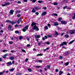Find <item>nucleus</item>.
<instances>
[{"mask_svg": "<svg viewBox=\"0 0 75 75\" xmlns=\"http://www.w3.org/2000/svg\"><path fill=\"white\" fill-rule=\"evenodd\" d=\"M55 71L56 72H58L59 71V70L57 69H55Z\"/></svg>", "mask_w": 75, "mask_h": 75, "instance_id": "nucleus-46", "label": "nucleus"}, {"mask_svg": "<svg viewBox=\"0 0 75 75\" xmlns=\"http://www.w3.org/2000/svg\"><path fill=\"white\" fill-rule=\"evenodd\" d=\"M35 38H40V35H35Z\"/></svg>", "mask_w": 75, "mask_h": 75, "instance_id": "nucleus-10", "label": "nucleus"}, {"mask_svg": "<svg viewBox=\"0 0 75 75\" xmlns=\"http://www.w3.org/2000/svg\"><path fill=\"white\" fill-rule=\"evenodd\" d=\"M15 33L16 34H18V33H19V32L18 31H15Z\"/></svg>", "mask_w": 75, "mask_h": 75, "instance_id": "nucleus-35", "label": "nucleus"}, {"mask_svg": "<svg viewBox=\"0 0 75 75\" xmlns=\"http://www.w3.org/2000/svg\"><path fill=\"white\" fill-rule=\"evenodd\" d=\"M6 23H11V21L9 20H6Z\"/></svg>", "mask_w": 75, "mask_h": 75, "instance_id": "nucleus-18", "label": "nucleus"}, {"mask_svg": "<svg viewBox=\"0 0 75 75\" xmlns=\"http://www.w3.org/2000/svg\"><path fill=\"white\" fill-rule=\"evenodd\" d=\"M47 68L48 69L50 68V65H47Z\"/></svg>", "mask_w": 75, "mask_h": 75, "instance_id": "nucleus-38", "label": "nucleus"}, {"mask_svg": "<svg viewBox=\"0 0 75 75\" xmlns=\"http://www.w3.org/2000/svg\"><path fill=\"white\" fill-rule=\"evenodd\" d=\"M5 4L6 6H8V5H10V3L9 2L6 3Z\"/></svg>", "mask_w": 75, "mask_h": 75, "instance_id": "nucleus-21", "label": "nucleus"}, {"mask_svg": "<svg viewBox=\"0 0 75 75\" xmlns=\"http://www.w3.org/2000/svg\"><path fill=\"white\" fill-rule=\"evenodd\" d=\"M61 20H62V18L61 17L59 18L58 19V20H59V21H61Z\"/></svg>", "mask_w": 75, "mask_h": 75, "instance_id": "nucleus-44", "label": "nucleus"}, {"mask_svg": "<svg viewBox=\"0 0 75 75\" xmlns=\"http://www.w3.org/2000/svg\"><path fill=\"white\" fill-rule=\"evenodd\" d=\"M45 44H47V45H50V43L48 42H47L46 43H45Z\"/></svg>", "mask_w": 75, "mask_h": 75, "instance_id": "nucleus-45", "label": "nucleus"}, {"mask_svg": "<svg viewBox=\"0 0 75 75\" xmlns=\"http://www.w3.org/2000/svg\"><path fill=\"white\" fill-rule=\"evenodd\" d=\"M7 50H3V52H7Z\"/></svg>", "mask_w": 75, "mask_h": 75, "instance_id": "nucleus-57", "label": "nucleus"}, {"mask_svg": "<svg viewBox=\"0 0 75 75\" xmlns=\"http://www.w3.org/2000/svg\"><path fill=\"white\" fill-rule=\"evenodd\" d=\"M67 6H64L63 7V9H65V8H67Z\"/></svg>", "mask_w": 75, "mask_h": 75, "instance_id": "nucleus-59", "label": "nucleus"}, {"mask_svg": "<svg viewBox=\"0 0 75 75\" xmlns=\"http://www.w3.org/2000/svg\"><path fill=\"white\" fill-rule=\"evenodd\" d=\"M36 1V0H33L32 1V3H35Z\"/></svg>", "mask_w": 75, "mask_h": 75, "instance_id": "nucleus-54", "label": "nucleus"}, {"mask_svg": "<svg viewBox=\"0 0 75 75\" xmlns=\"http://www.w3.org/2000/svg\"><path fill=\"white\" fill-rule=\"evenodd\" d=\"M11 23L12 24V25H13V24H15L16 23L14 21H12L11 22Z\"/></svg>", "mask_w": 75, "mask_h": 75, "instance_id": "nucleus-33", "label": "nucleus"}, {"mask_svg": "<svg viewBox=\"0 0 75 75\" xmlns=\"http://www.w3.org/2000/svg\"><path fill=\"white\" fill-rule=\"evenodd\" d=\"M54 24L53 25H54V26H57V25H59V23L58 22H54Z\"/></svg>", "mask_w": 75, "mask_h": 75, "instance_id": "nucleus-8", "label": "nucleus"}, {"mask_svg": "<svg viewBox=\"0 0 75 75\" xmlns=\"http://www.w3.org/2000/svg\"><path fill=\"white\" fill-rule=\"evenodd\" d=\"M48 37H49V38H52V35H48Z\"/></svg>", "mask_w": 75, "mask_h": 75, "instance_id": "nucleus-40", "label": "nucleus"}, {"mask_svg": "<svg viewBox=\"0 0 75 75\" xmlns=\"http://www.w3.org/2000/svg\"><path fill=\"white\" fill-rule=\"evenodd\" d=\"M44 10H46L47 9V7H44L43 8Z\"/></svg>", "mask_w": 75, "mask_h": 75, "instance_id": "nucleus-63", "label": "nucleus"}, {"mask_svg": "<svg viewBox=\"0 0 75 75\" xmlns=\"http://www.w3.org/2000/svg\"><path fill=\"white\" fill-rule=\"evenodd\" d=\"M21 50L22 52H25V50H24L22 49Z\"/></svg>", "mask_w": 75, "mask_h": 75, "instance_id": "nucleus-43", "label": "nucleus"}, {"mask_svg": "<svg viewBox=\"0 0 75 75\" xmlns=\"http://www.w3.org/2000/svg\"><path fill=\"white\" fill-rule=\"evenodd\" d=\"M55 33L56 35H58V32L57 31H55Z\"/></svg>", "mask_w": 75, "mask_h": 75, "instance_id": "nucleus-34", "label": "nucleus"}, {"mask_svg": "<svg viewBox=\"0 0 75 75\" xmlns=\"http://www.w3.org/2000/svg\"><path fill=\"white\" fill-rule=\"evenodd\" d=\"M1 61H3V60L2 59V58H0V62Z\"/></svg>", "mask_w": 75, "mask_h": 75, "instance_id": "nucleus-52", "label": "nucleus"}, {"mask_svg": "<svg viewBox=\"0 0 75 75\" xmlns=\"http://www.w3.org/2000/svg\"><path fill=\"white\" fill-rule=\"evenodd\" d=\"M4 57H7V56H8V54L6 53L4 55Z\"/></svg>", "mask_w": 75, "mask_h": 75, "instance_id": "nucleus-41", "label": "nucleus"}, {"mask_svg": "<svg viewBox=\"0 0 75 75\" xmlns=\"http://www.w3.org/2000/svg\"><path fill=\"white\" fill-rule=\"evenodd\" d=\"M54 16H58V14L56 13H54L53 14Z\"/></svg>", "mask_w": 75, "mask_h": 75, "instance_id": "nucleus-39", "label": "nucleus"}, {"mask_svg": "<svg viewBox=\"0 0 75 75\" xmlns=\"http://www.w3.org/2000/svg\"><path fill=\"white\" fill-rule=\"evenodd\" d=\"M59 58H60V59H62V58H63V57H62V56H59Z\"/></svg>", "mask_w": 75, "mask_h": 75, "instance_id": "nucleus-47", "label": "nucleus"}, {"mask_svg": "<svg viewBox=\"0 0 75 75\" xmlns=\"http://www.w3.org/2000/svg\"><path fill=\"white\" fill-rule=\"evenodd\" d=\"M74 41L75 40H72L68 44H71L72 43H73V42H74Z\"/></svg>", "mask_w": 75, "mask_h": 75, "instance_id": "nucleus-23", "label": "nucleus"}, {"mask_svg": "<svg viewBox=\"0 0 75 75\" xmlns=\"http://www.w3.org/2000/svg\"><path fill=\"white\" fill-rule=\"evenodd\" d=\"M44 37H45V39H47V38H48V37H47V36H45Z\"/></svg>", "mask_w": 75, "mask_h": 75, "instance_id": "nucleus-51", "label": "nucleus"}, {"mask_svg": "<svg viewBox=\"0 0 75 75\" xmlns=\"http://www.w3.org/2000/svg\"><path fill=\"white\" fill-rule=\"evenodd\" d=\"M34 8L35 10H41V7H39L38 6H34Z\"/></svg>", "mask_w": 75, "mask_h": 75, "instance_id": "nucleus-3", "label": "nucleus"}, {"mask_svg": "<svg viewBox=\"0 0 75 75\" xmlns=\"http://www.w3.org/2000/svg\"><path fill=\"white\" fill-rule=\"evenodd\" d=\"M28 70L29 72H31V71H32V70H31V69H28Z\"/></svg>", "mask_w": 75, "mask_h": 75, "instance_id": "nucleus-30", "label": "nucleus"}, {"mask_svg": "<svg viewBox=\"0 0 75 75\" xmlns=\"http://www.w3.org/2000/svg\"><path fill=\"white\" fill-rule=\"evenodd\" d=\"M16 75H21V74L20 73H18L16 74Z\"/></svg>", "mask_w": 75, "mask_h": 75, "instance_id": "nucleus-55", "label": "nucleus"}, {"mask_svg": "<svg viewBox=\"0 0 75 75\" xmlns=\"http://www.w3.org/2000/svg\"><path fill=\"white\" fill-rule=\"evenodd\" d=\"M41 43H42V42H39L38 44V46H40V45H41Z\"/></svg>", "mask_w": 75, "mask_h": 75, "instance_id": "nucleus-19", "label": "nucleus"}, {"mask_svg": "<svg viewBox=\"0 0 75 75\" xmlns=\"http://www.w3.org/2000/svg\"><path fill=\"white\" fill-rule=\"evenodd\" d=\"M28 61V59H25V61L26 62H27Z\"/></svg>", "mask_w": 75, "mask_h": 75, "instance_id": "nucleus-61", "label": "nucleus"}, {"mask_svg": "<svg viewBox=\"0 0 75 75\" xmlns=\"http://www.w3.org/2000/svg\"><path fill=\"white\" fill-rule=\"evenodd\" d=\"M1 5L3 7H4V6H6L5 4H2Z\"/></svg>", "mask_w": 75, "mask_h": 75, "instance_id": "nucleus-49", "label": "nucleus"}, {"mask_svg": "<svg viewBox=\"0 0 75 75\" xmlns=\"http://www.w3.org/2000/svg\"><path fill=\"white\" fill-rule=\"evenodd\" d=\"M17 16L18 17H20V16H21V15L19 14H18L17 15Z\"/></svg>", "mask_w": 75, "mask_h": 75, "instance_id": "nucleus-50", "label": "nucleus"}, {"mask_svg": "<svg viewBox=\"0 0 75 75\" xmlns=\"http://www.w3.org/2000/svg\"><path fill=\"white\" fill-rule=\"evenodd\" d=\"M15 27H18V25H15Z\"/></svg>", "mask_w": 75, "mask_h": 75, "instance_id": "nucleus-58", "label": "nucleus"}, {"mask_svg": "<svg viewBox=\"0 0 75 75\" xmlns=\"http://www.w3.org/2000/svg\"><path fill=\"white\" fill-rule=\"evenodd\" d=\"M13 13H14V10H11L9 13H10L11 15H13Z\"/></svg>", "mask_w": 75, "mask_h": 75, "instance_id": "nucleus-7", "label": "nucleus"}, {"mask_svg": "<svg viewBox=\"0 0 75 75\" xmlns=\"http://www.w3.org/2000/svg\"><path fill=\"white\" fill-rule=\"evenodd\" d=\"M33 30L38 31H39V28L37 27V26L35 25L33 27Z\"/></svg>", "mask_w": 75, "mask_h": 75, "instance_id": "nucleus-2", "label": "nucleus"}, {"mask_svg": "<svg viewBox=\"0 0 75 75\" xmlns=\"http://www.w3.org/2000/svg\"><path fill=\"white\" fill-rule=\"evenodd\" d=\"M12 28V26L11 25H9L8 27V30L9 31H10L11 30V28Z\"/></svg>", "mask_w": 75, "mask_h": 75, "instance_id": "nucleus-5", "label": "nucleus"}, {"mask_svg": "<svg viewBox=\"0 0 75 75\" xmlns=\"http://www.w3.org/2000/svg\"><path fill=\"white\" fill-rule=\"evenodd\" d=\"M0 33H3V30H1L0 31Z\"/></svg>", "mask_w": 75, "mask_h": 75, "instance_id": "nucleus-64", "label": "nucleus"}, {"mask_svg": "<svg viewBox=\"0 0 75 75\" xmlns=\"http://www.w3.org/2000/svg\"><path fill=\"white\" fill-rule=\"evenodd\" d=\"M21 11L19 10V11H16V13H20Z\"/></svg>", "mask_w": 75, "mask_h": 75, "instance_id": "nucleus-37", "label": "nucleus"}, {"mask_svg": "<svg viewBox=\"0 0 75 75\" xmlns=\"http://www.w3.org/2000/svg\"><path fill=\"white\" fill-rule=\"evenodd\" d=\"M47 14V12H46L45 11H44L43 12V13H42V16H45L46 14Z\"/></svg>", "mask_w": 75, "mask_h": 75, "instance_id": "nucleus-14", "label": "nucleus"}, {"mask_svg": "<svg viewBox=\"0 0 75 75\" xmlns=\"http://www.w3.org/2000/svg\"><path fill=\"white\" fill-rule=\"evenodd\" d=\"M74 16L72 17L73 19H74V20H75V13L74 14Z\"/></svg>", "mask_w": 75, "mask_h": 75, "instance_id": "nucleus-32", "label": "nucleus"}, {"mask_svg": "<svg viewBox=\"0 0 75 75\" xmlns=\"http://www.w3.org/2000/svg\"><path fill=\"white\" fill-rule=\"evenodd\" d=\"M10 59L11 60H13L14 59V57H11L10 58Z\"/></svg>", "mask_w": 75, "mask_h": 75, "instance_id": "nucleus-27", "label": "nucleus"}, {"mask_svg": "<svg viewBox=\"0 0 75 75\" xmlns=\"http://www.w3.org/2000/svg\"><path fill=\"white\" fill-rule=\"evenodd\" d=\"M52 4L55 5V6H57V5H58V3L56 2H54V3Z\"/></svg>", "mask_w": 75, "mask_h": 75, "instance_id": "nucleus-15", "label": "nucleus"}, {"mask_svg": "<svg viewBox=\"0 0 75 75\" xmlns=\"http://www.w3.org/2000/svg\"><path fill=\"white\" fill-rule=\"evenodd\" d=\"M9 44H13V42H12V41H9Z\"/></svg>", "mask_w": 75, "mask_h": 75, "instance_id": "nucleus-42", "label": "nucleus"}, {"mask_svg": "<svg viewBox=\"0 0 75 75\" xmlns=\"http://www.w3.org/2000/svg\"><path fill=\"white\" fill-rule=\"evenodd\" d=\"M70 34H74L75 33V30H71L69 32Z\"/></svg>", "mask_w": 75, "mask_h": 75, "instance_id": "nucleus-6", "label": "nucleus"}, {"mask_svg": "<svg viewBox=\"0 0 75 75\" xmlns=\"http://www.w3.org/2000/svg\"><path fill=\"white\" fill-rule=\"evenodd\" d=\"M35 14H36V15H37V16H38V15L39 14V13H38V12H36L35 13Z\"/></svg>", "mask_w": 75, "mask_h": 75, "instance_id": "nucleus-53", "label": "nucleus"}, {"mask_svg": "<svg viewBox=\"0 0 75 75\" xmlns=\"http://www.w3.org/2000/svg\"><path fill=\"white\" fill-rule=\"evenodd\" d=\"M64 54L65 56H67V55H68L69 54V52H68V51L66 52Z\"/></svg>", "mask_w": 75, "mask_h": 75, "instance_id": "nucleus-9", "label": "nucleus"}, {"mask_svg": "<svg viewBox=\"0 0 75 75\" xmlns=\"http://www.w3.org/2000/svg\"><path fill=\"white\" fill-rule=\"evenodd\" d=\"M65 37L66 38H69V36L67 34L66 35H65Z\"/></svg>", "mask_w": 75, "mask_h": 75, "instance_id": "nucleus-25", "label": "nucleus"}, {"mask_svg": "<svg viewBox=\"0 0 75 75\" xmlns=\"http://www.w3.org/2000/svg\"><path fill=\"white\" fill-rule=\"evenodd\" d=\"M18 4H21V2L20 1H18Z\"/></svg>", "mask_w": 75, "mask_h": 75, "instance_id": "nucleus-48", "label": "nucleus"}, {"mask_svg": "<svg viewBox=\"0 0 75 75\" xmlns=\"http://www.w3.org/2000/svg\"><path fill=\"white\" fill-rule=\"evenodd\" d=\"M36 25V23H32L31 25V27H33L34 25Z\"/></svg>", "mask_w": 75, "mask_h": 75, "instance_id": "nucleus-11", "label": "nucleus"}, {"mask_svg": "<svg viewBox=\"0 0 75 75\" xmlns=\"http://www.w3.org/2000/svg\"><path fill=\"white\" fill-rule=\"evenodd\" d=\"M64 64L65 65V66H67V65H69V62L65 63Z\"/></svg>", "mask_w": 75, "mask_h": 75, "instance_id": "nucleus-26", "label": "nucleus"}, {"mask_svg": "<svg viewBox=\"0 0 75 75\" xmlns=\"http://www.w3.org/2000/svg\"><path fill=\"white\" fill-rule=\"evenodd\" d=\"M7 64L8 65H11L12 64V63L11 62H7Z\"/></svg>", "mask_w": 75, "mask_h": 75, "instance_id": "nucleus-16", "label": "nucleus"}, {"mask_svg": "<svg viewBox=\"0 0 75 75\" xmlns=\"http://www.w3.org/2000/svg\"><path fill=\"white\" fill-rule=\"evenodd\" d=\"M42 62V61L41 60H39V62Z\"/></svg>", "mask_w": 75, "mask_h": 75, "instance_id": "nucleus-62", "label": "nucleus"}, {"mask_svg": "<svg viewBox=\"0 0 75 75\" xmlns=\"http://www.w3.org/2000/svg\"><path fill=\"white\" fill-rule=\"evenodd\" d=\"M26 39H27V40L28 41H30V37H25Z\"/></svg>", "mask_w": 75, "mask_h": 75, "instance_id": "nucleus-22", "label": "nucleus"}, {"mask_svg": "<svg viewBox=\"0 0 75 75\" xmlns=\"http://www.w3.org/2000/svg\"><path fill=\"white\" fill-rule=\"evenodd\" d=\"M42 54H38L37 55V56H42Z\"/></svg>", "mask_w": 75, "mask_h": 75, "instance_id": "nucleus-31", "label": "nucleus"}, {"mask_svg": "<svg viewBox=\"0 0 75 75\" xmlns=\"http://www.w3.org/2000/svg\"><path fill=\"white\" fill-rule=\"evenodd\" d=\"M63 73V72H62V71H59V75H61Z\"/></svg>", "mask_w": 75, "mask_h": 75, "instance_id": "nucleus-24", "label": "nucleus"}, {"mask_svg": "<svg viewBox=\"0 0 75 75\" xmlns=\"http://www.w3.org/2000/svg\"><path fill=\"white\" fill-rule=\"evenodd\" d=\"M23 1L25 3H27V0H23Z\"/></svg>", "mask_w": 75, "mask_h": 75, "instance_id": "nucleus-56", "label": "nucleus"}, {"mask_svg": "<svg viewBox=\"0 0 75 75\" xmlns=\"http://www.w3.org/2000/svg\"><path fill=\"white\" fill-rule=\"evenodd\" d=\"M45 28L46 30H48V26H45Z\"/></svg>", "mask_w": 75, "mask_h": 75, "instance_id": "nucleus-28", "label": "nucleus"}, {"mask_svg": "<svg viewBox=\"0 0 75 75\" xmlns=\"http://www.w3.org/2000/svg\"><path fill=\"white\" fill-rule=\"evenodd\" d=\"M21 21V18H20L17 21L18 24H19L20 23V22Z\"/></svg>", "mask_w": 75, "mask_h": 75, "instance_id": "nucleus-12", "label": "nucleus"}, {"mask_svg": "<svg viewBox=\"0 0 75 75\" xmlns=\"http://www.w3.org/2000/svg\"><path fill=\"white\" fill-rule=\"evenodd\" d=\"M19 40H22V39L23 38V36H21L19 37Z\"/></svg>", "mask_w": 75, "mask_h": 75, "instance_id": "nucleus-29", "label": "nucleus"}, {"mask_svg": "<svg viewBox=\"0 0 75 75\" xmlns=\"http://www.w3.org/2000/svg\"><path fill=\"white\" fill-rule=\"evenodd\" d=\"M38 2L39 3H42V2H43V1H38Z\"/></svg>", "mask_w": 75, "mask_h": 75, "instance_id": "nucleus-36", "label": "nucleus"}, {"mask_svg": "<svg viewBox=\"0 0 75 75\" xmlns=\"http://www.w3.org/2000/svg\"><path fill=\"white\" fill-rule=\"evenodd\" d=\"M62 23V24H65L67 23V22L65 21H61Z\"/></svg>", "mask_w": 75, "mask_h": 75, "instance_id": "nucleus-13", "label": "nucleus"}, {"mask_svg": "<svg viewBox=\"0 0 75 75\" xmlns=\"http://www.w3.org/2000/svg\"><path fill=\"white\" fill-rule=\"evenodd\" d=\"M47 25L48 26V27H50L51 26V25L49 23H48L47 24Z\"/></svg>", "mask_w": 75, "mask_h": 75, "instance_id": "nucleus-60", "label": "nucleus"}, {"mask_svg": "<svg viewBox=\"0 0 75 75\" xmlns=\"http://www.w3.org/2000/svg\"><path fill=\"white\" fill-rule=\"evenodd\" d=\"M64 45H67V43L66 42H63L60 45V46H62Z\"/></svg>", "mask_w": 75, "mask_h": 75, "instance_id": "nucleus-4", "label": "nucleus"}, {"mask_svg": "<svg viewBox=\"0 0 75 75\" xmlns=\"http://www.w3.org/2000/svg\"><path fill=\"white\" fill-rule=\"evenodd\" d=\"M36 11L35 10L34 8H33L32 10V13H35Z\"/></svg>", "mask_w": 75, "mask_h": 75, "instance_id": "nucleus-20", "label": "nucleus"}, {"mask_svg": "<svg viewBox=\"0 0 75 75\" xmlns=\"http://www.w3.org/2000/svg\"><path fill=\"white\" fill-rule=\"evenodd\" d=\"M28 27H29V25H26L25 27H24L23 29H22V31H23V32H25V31H26L27 30H28Z\"/></svg>", "mask_w": 75, "mask_h": 75, "instance_id": "nucleus-1", "label": "nucleus"}, {"mask_svg": "<svg viewBox=\"0 0 75 75\" xmlns=\"http://www.w3.org/2000/svg\"><path fill=\"white\" fill-rule=\"evenodd\" d=\"M15 69V68H13L11 69H10L9 70L11 72H13V71H14V69Z\"/></svg>", "mask_w": 75, "mask_h": 75, "instance_id": "nucleus-17", "label": "nucleus"}]
</instances>
